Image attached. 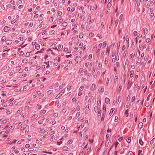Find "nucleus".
<instances>
[{"label": "nucleus", "instance_id": "21", "mask_svg": "<svg viewBox=\"0 0 155 155\" xmlns=\"http://www.w3.org/2000/svg\"><path fill=\"white\" fill-rule=\"evenodd\" d=\"M84 88V87L83 86H81L79 89V90H80V91H82L83 90Z\"/></svg>", "mask_w": 155, "mask_h": 155}, {"label": "nucleus", "instance_id": "34", "mask_svg": "<svg viewBox=\"0 0 155 155\" xmlns=\"http://www.w3.org/2000/svg\"><path fill=\"white\" fill-rule=\"evenodd\" d=\"M83 46V43H80L79 44V48H81Z\"/></svg>", "mask_w": 155, "mask_h": 155}, {"label": "nucleus", "instance_id": "56", "mask_svg": "<svg viewBox=\"0 0 155 155\" xmlns=\"http://www.w3.org/2000/svg\"><path fill=\"white\" fill-rule=\"evenodd\" d=\"M112 5L111 3H109L107 5V6L108 7H111Z\"/></svg>", "mask_w": 155, "mask_h": 155}, {"label": "nucleus", "instance_id": "1", "mask_svg": "<svg viewBox=\"0 0 155 155\" xmlns=\"http://www.w3.org/2000/svg\"><path fill=\"white\" fill-rule=\"evenodd\" d=\"M119 60V56L118 54L115 55V58H113L112 59V61L114 62L116 60Z\"/></svg>", "mask_w": 155, "mask_h": 155}, {"label": "nucleus", "instance_id": "36", "mask_svg": "<svg viewBox=\"0 0 155 155\" xmlns=\"http://www.w3.org/2000/svg\"><path fill=\"white\" fill-rule=\"evenodd\" d=\"M118 21H119V20H118V19L117 20H116L115 23V25H116V26H117V25L118 22Z\"/></svg>", "mask_w": 155, "mask_h": 155}, {"label": "nucleus", "instance_id": "47", "mask_svg": "<svg viewBox=\"0 0 155 155\" xmlns=\"http://www.w3.org/2000/svg\"><path fill=\"white\" fill-rule=\"evenodd\" d=\"M30 56V53L28 52L26 54V57H29Z\"/></svg>", "mask_w": 155, "mask_h": 155}, {"label": "nucleus", "instance_id": "51", "mask_svg": "<svg viewBox=\"0 0 155 155\" xmlns=\"http://www.w3.org/2000/svg\"><path fill=\"white\" fill-rule=\"evenodd\" d=\"M128 110H126L125 111V114H126L127 115V116H128Z\"/></svg>", "mask_w": 155, "mask_h": 155}, {"label": "nucleus", "instance_id": "13", "mask_svg": "<svg viewBox=\"0 0 155 155\" xmlns=\"http://www.w3.org/2000/svg\"><path fill=\"white\" fill-rule=\"evenodd\" d=\"M68 25V23L67 22H64L61 24V26H63L64 27H66Z\"/></svg>", "mask_w": 155, "mask_h": 155}, {"label": "nucleus", "instance_id": "45", "mask_svg": "<svg viewBox=\"0 0 155 155\" xmlns=\"http://www.w3.org/2000/svg\"><path fill=\"white\" fill-rule=\"evenodd\" d=\"M58 15L60 16V15H61V14H62V12H61L60 11H59L58 12Z\"/></svg>", "mask_w": 155, "mask_h": 155}, {"label": "nucleus", "instance_id": "4", "mask_svg": "<svg viewBox=\"0 0 155 155\" xmlns=\"http://www.w3.org/2000/svg\"><path fill=\"white\" fill-rule=\"evenodd\" d=\"M134 71L132 70L130 71V78H132L133 77L134 74Z\"/></svg>", "mask_w": 155, "mask_h": 155}, {"label": "nucleus", "instance_id": "54", "mask_svg": "<svg viewBox=\"0 0 155 155\" xmlns=\"http://www.w3.org/2000/svg\"><path fill=\"white\" fill-rule=\"evenodd\" d=\"M18 102L17 101H15V102H14V104L15 105H16L18 104Z\"/></svg>", "mask_w": 155, "mask_h": 155}, {"label": "nucleus", "instance_id": "28", "mask_svg": "<svg viewBox=\"0 0 155 155\" xmlns=\"http://www.w3.org/2000/svg\"><path fill=\"white\" fill-rule=\"evenodd\" d=\"M52 92V91H51V90L48 91V92H47V94L48 95H49Z\"/></svg>", "mask_w": 155, "mask_h": 155}, {"label": "nucleus", "instance_id": "32", "mask_svg": "<svg viewBox=\"0 0 155 155\" xmlns=\"http://www.w3.org/2000/svg\"><path fill=\"white\" fill-rule=\"evenodd\" d=\"M2 95L4 96H6V91H3L2 92Z\"/></svg>", "mask_w": 155, "mask_h": 155}, {"label": "nucleus", "instance_id": "62", "mask_svg": "<svg viewBox=\"0 0 155 155\" xmlns=\"http://www.w3.org/2000/svg\"><path fill=\"white\" fill-rule=\"evenodd\" d=\"M84 124H81L79 127L78 128H80V127H81V128H83L84 127Z\"/></svg>", "mask_w": 155, "mask_h": 155}, {"label": "nucleus", "instance_id": "6", "mask_svg": "<svg viewBox=\"0 0 155 155\" xmlns=\"http://www.w3.org/2000/svg\"><path fill=\"white\" fill-rule=\"evenodd\" d=\"M143 32H144V34L145 35L147 34V32H148L147 29L145 28H143Z\"/></svg>", "mask_w": 155, "mask_h": 155}, {"label": "nucleus", "instance_id": "22", "mask_svg": "<svg viewBox=\"0 0 155 155\" xmlns=\"http://www.w3.org/2000/svg\"><path fill=\"white\" fill-rule=\"evenodd\" d=\"M99 91L102 92L103 91H104V88H103L102 87H100V88L99 89Z\"/></svg>", "mask_w": 155, "mask_h": 155}, {"label": "nucleus", "instance_id": "2", "mask_svg": "<svg viewBox=\"0 0 155 155\" xmlns=\"http://www.w3.org/2000/svg\"><path fill=\"white\" fill-rule=\"evenodd\" d=\"M106 113L105 112V111H104V112H102V117L101 119V121H103L105 117V116Z\"/></svg>", "mask_w": 155, "mask_h": 155}, {"label": "nucleus", "instance_id": "17", "mask_svg": "<svg viewBox=\"0 0 155 155\" xmlns=\"http://www.w3.org/2000/svg\"><path fill=\"white\" fill-rule=\"evenodd\" d=\"M103 110L102 112H104V111H105V112L106 113V106L105 105H103Z\"/></svg>", "mask_w": 155, "mask_h": 155}, {"label": "nucleus", "instance_id": "40", "mask_svg": "<svg viewBox=\"0 0 155 155\" xmlns=\"http://www.w3.org/2000/svg\"><path fill=\"white\" fill-rule=\"evenodd\" d=\"M27 62V59H25L24 60H23L22 61V62L23 63H25Z\"/></svg>", "mask_w": 155, "mask_h": 155}, {"label": "nucleus", "instance_id": "9", "mask_svg": "<svg viewBox=\"0 0 155 155\" xmlns=\"http://www.w3.org/2000/svg\"><path fill=\"white\" fill-rule=\"evenodd\" d=\"M105 102L106 103H107V104L110 103V100L108 98H107V97L105 98Z\"/></svg>", "mask_w": 155, "mask_h": 155}, {"label": "nucleus", "instance_id": "48", "mask_svg": "<svg viewBox=\"0 0 155 155\" xmlns=\"http://www.w3.org/2000/svg\"><path fill=\"white\" fill-rule=\"evenodd\" d=\"M109 80H110V78H107V82H106V84H108V83H109Z\"/></svg>", "mask_w": 155, "mask_h": 155}, {"label": "nucleus", "instance_id": "58", "mask_svg": "<svg viewBox=\"0 0 155 155\" xmlns=\"http://www.w3.org/2000/svg\"><path fill=\"white\" fill-rule=\"evenodd\" d=\"M75 10V8L74 7H73L72 8H71V12H73L74 10Z\"/></svg>", "mask_w": 155, "mask_h": 155}, {"label": "nucleus", "instance_id": "41", "mask_svg": "<svg viewBox=\"0 0 155 155\" xmlns=\"http://www.w3.org/2000/svg\"><path fill=\"white\" fill-rule=\"evenodd\" d=\"M83 70V68H80L79 71V72L81 73L82 72Z\"/></svg>", "mask_w": 155, "mask_h": 155}, {"label": "nucleus", "instance_id": "26", "mask_svg": "<svg viewBox=\"0 0 155 155\" xmlns=\"http://www.w3.org/2000/svg\"><path fill=\"white\" fill-rule=\"evenodd\" d=\"M65 91L64 90H63L62 91L59 93L61 95H62L64 93Z\"/></svg>", "mask_w": 155, "mask_h": 155}, {"label": "nucleus", "instance_id": "29", "mask_svg": "<svg viewBox=\"0 0 155 155\" xmlns=\"http://www.w3.org/2000/svg\"><path fill=\"white\" fill-rule=\"evenodd\" d=\"M126 141L128 143H129L131 141V139L130 138H128V139L126 140Z\"/></svg>", "mask_w": 155, "mask_h": 155}, {"label": "nucleus", "instance_id": "25", "mask_svg": "<svg viewBox=\"0 0 155 155\" xmlns=\"http://www.w3.org/2000/svg\"><path fill=\"white\" fill-rule=\"evenodd\" d=\"M109 143V141H108L107 140V141H106L105 145V147H108Z\"/></svg>", "mask_w": 155, "mask_h": 155}, {"label": "nucleus", "instance_id": "63", "mask_svg": "<svg viewBox=\"0 0 155 155\" xmlns=\"http://www.w3.org/2000/svg\"><path fill=\"white\" fill-rule=\"evenodd\" d=\"M37 105V106H38V109H41V105H38V104Z\"/></svg>", "mask_w": 155, "mask_h": 155}, {"label": "nucleus", "instance_id": "43", "mask_svg": "<svg viewBox=\"0 0 155 155\" xmlns=\"http://www.w3.org/2000/svg\"><path fill=\"white\" fill-rule=\"evenodd\" d=\"M119 143L117 141H116L115 143V148H116L117 147Z\"/></svg>", "mask_w": 155, "mask_h": 155}, {"label": "nucleus", "instance_id": "64", "mask_svg": "<svg viewBox=\"0 0 155 155\" xmlns=\"http://www.w3.org/2000/svg\"><path fill=\"white\" fill-rule=\"evenodd\" d=\"M32 40V38L31 37H29L28 39V41H31Z\"/></svg>", "mask_w": 155, "mask_h": 155}, {"label": "nucleus", "instance_id": "59", "mask_svg": "<svg viewBox=\"0 0 155 155\" xmlns=\"http://www.w3.org/2000/svg\"><path fill=\"white\" fill-rule=\"evenodd\" d=\"M63 21V19L62 18H61L59 20V21L60 22H62Z\"/></svg>", "mask_w": 155, "mask_h": 155}, {"label": "nucleus", "instance_id": "16", "mask_svg": "<svg viewBox=\"0 0 155 155\" xmlns=\"http://www.w3.org/2000/svg\"><path fill=\"white\" fill-rule=\"evenodd\" d=\"M114 110V108H112L111 109L110 113H109V114L110 115H111L112 114L113 112V111Z\"/></svg>", "mask_w": 155, "mask_h": 155}, {"label": "nucleus", "instance_id": "44", "mask_svg": "<svg viewBox=\"0 0 155 155\" xmlns=\"http://www.w3.org/2000/svg\"><path fill=\"white\" fill-rule=\"evenodd\" d=\"M150 41V40L149 38H147L146 40V41L147 43H149Z\"/></svg>", "mask_w": 155, "mask_h": 155}, {"label": "nucleus", "instance_id": "19", "mask_svg": "<svg viewBox=\"0 0 155 155\" xmlns=\"http://www.w3.org/2000/svg\"><path fill=\"white\" fill-rule=\"evenodd\" d=\"M143 124L142 122H140L139 123L138 126L139 127L141 128L143 126Z\"/></svg>", "mask_w": 155, "mask_h": 155}, {"label": "nucleus", "instance_id": "33", "mask_svg": "<svg viewBox=\"0 0 155 155\" xmlns=\"http://www.w3.org/2000/svg\"><path fill=\"white\" fill-rule=\"evenodd\" d=\"M80 114V112H78L76 114V117H78Z\"/></svg>", "mask_w": 155, "mask_h": 155}, {"label": "nucleus", "instance_id": "14", "mask_svg": "<svg viewBox=\"0 0 155 155\" xmlns=\"http://www.w3.org/2000/svg\"><path fill=\"white\" fill-rule=\"evenodd\" d=\"M15 126H10V131L11 130H14V129H15ZM12 133V132H11L10 131V133Z\"/></svg>", "mask_w": 155, "mask_h": 155}, {"label": "nucleus", "instance_id": "53", "mask_svg": "<svg viewBox=\"0 0 155 155\" xmlns=\"http://www.w3.org/2000/svg\"><path fill=\"white\" fill-rule=\"evenodd\" d=\"M135 98V96H133L131 99V101L132 102H133L134 101Z\"/></svg>", "mask_w": 155, "mask_h": 155}, {"label": "nucleus", "instance_id": "55", "mask_svg": "<svg viewBox=\"0 0 155 155\" xmlns=\"http://www.w3.org/2000/svg\"><path fill=\"white\" fill-rule=\"evenodd\" d=\"M21 111L20 110H18L17 111V113L18 114L20 115L21 114Z\"/></svg>", "mask_w": 155, "mask_h": 155}, {"label": "nucleus", "instance_id": "15", "mask_svg": "<svg viewBox=\"0 0 155 155\" xmlns=\"http://www.w3.org/2000/svg\"><path fill=\"white\" fill-rule=\"evenodd\" d=\"M46 112V110H41L40 111V114H43Z\"/></svg>", "mask_w": 155, "mask_h": 155}, {"label": "nucleus", "instance_id": "24", "mask_svg": "<svg viewBox=\"0 0 155 155\" xmlns=\"http://www.w3.org/2000/svg\"><path fill=\"white\" fill-rule=\"evenodd\" d=\"M40 46L39 45H37L35 46V48L37 50L39 49Z\"/></svg>", "mask_w": 155, "mask_h": 155}, {"label": "nucleus", "instance_id": "38", "mask_svg": "<svg viewBox=\"0 0 155 155\" xmlns=\"http://www.w3.org/2000/svg\"><path fill=\"white\" fill-rule=\"evenodd\" d=\"M107 45V43H106V41H104L103 42V45L104 46V47H105Z\"/></svg>", "mask_w": 155, "mask_h": 155}, {"label": "nucleus", "instance_id": "57", "mask_svg": "<svg viewBox=\"0 0 155 155\" xmlns=\"http://www.w3.org/2000/svg\"><path fill=\"white\" fill-rule=\"evenodd\" d=\"M7 121V120H3L2 123L3 124H5Z\"/></svg>", "mask_w": 155, "mask_h": 155}, {"label": "nucleus", "instance_id": "20", "mask_svg": "<svg viewBox=\"0 0 155 155\" xmlns=\"http://www.w3.org/2000/svg\"><path fill=\"white\" fill-rule=\"evenodd\" d=\"M94 35V34L92 33H90L89 35V38H91L93 37V35Z\"/></svg>", "mask_w": 155, "mask_h": 155}, {"label": "nucleus", "instance_id": "23", "mask_svg": "<svg viewBox=\"0 0 155 155\" xmlns=\"http://www.w3.org/2000/svg\"><path fill=\"white\" fill-rule=\"evenodd\" d=\"M139 142L140 143V144L141 145H143V142L141 139H140L139 140Z\"/></svg>", "mask_w": 155, "mask_h": 155}, {"label": "nucleus", "instance_id": "61", "mask_svg": "<svg viewBox=\"0 0 155 155\" xmlns=\"http://www.w3.org/2000/svg\"><path fill=\"white\" fill-rule=\"evenodd\" d=\"M109 135H110L109 134H107L106 136V139L108 138L109 137Z\"/></svg>", "mask_w": 155, "mask_h": 155}, {"label": "nucleus", "instance_id": "18", "mask_svg": "<svg viewBox=\"0 0 155 155\" xmlns=\"http://www.w3.org/2000/svg\"><path fill=\"white\" fill-rule=\"evenodd\" d=\"M155 140V138H153L152 140L150 141V143L151 144H153L154 143V140Z\"/></svg>", "mask_w": 155, "mask_h": 155}, {"label": "nucleus", "instance_id": "35", "mask_svg": "<svg viewBox=\"0 0 155 155\" xmlns=\"http://www.w3.org/2000/svg\"><path fill=\"white\" fill-rule=\"evenodd\" d=\"M108 62V59L107 58H106L105 60V64H107Z\"/></svg>", "mask_w": 155, "mask_h": 155}, {"label": "nucleus", "instance_id": "5", "mask_svg": "<svg viewBox=\"0 0 155 155\" xmlns=\"http://www.w3.org/2000/svg\"><path fill=\"white\" fill-rule=\"evenodd\" d=\"M9 49L8 50H5V51H4L3 52H4V53L2 55V57H5V56L7 54L6 52H7L8 51H9Z\"/></svg>", "mask_w": 155, "mask_h": 155}, {"label": "nucleus", "instance_id": "46", "mask_svg": "<svg viewBox=\"0 0 155 155\" xmlns=\"http://www.w3.org/2000/svg\"><path fill=\"white\" fill-rule=\"evenodd\" d=\"M89 64V63L88 62H86L85 63V67H87Z\"/></svg>", "mask_w": 155, "mask_h": 155}, {"label": "nucleus", "instance_id": "52", "mask_svg": "<svg viewBox=\"0 0 155 155\" xmlns=\"http://www.w3.org/2000/svg\"><path fill=\"white\" fill-rule=\"evenodd\" d=\"M25 147L26 148H28L30 147V145L28 144H26L25 145Z\"/></svg>", "mask_w": 155, "mask_h": 155}, {"label": "nucleus", "instance_id": "8", "mask_svg": "<svg viewBox=\"0 0 155 155\" xmlns=\"http://www.w3.org/2000/svg\"><path fill=\"white\" fill-rule=\"evenodd\" d=\"M4 30L5 32H7L9 30V28L7 26H5L4 28Z\"/></svg>", "mask_w": 155, "mask_h": 155}, {"label": "nucleus", "instance_id": "60", "mask_svg": "<svg viewBox=\"0 0 155 155\" xmlns=\"http://www.w3.org/2000/svg\"><path fill=\"white\" fill-rule=\"evenodd\" d=\"M102 67V65L101 64H99L98 65V68H101Z\"/></svg>", "mask_w": 155, "mask_h": 155}, {"label": "nucleus", "instance_id": "12", "mask_svg": "<svg viewBox=\"0 0 155 155\" xmlns=\"http://www.w3.org/2000/svg\"><path fill=\"white\" fill-rule=\"evenodd\" d=\"M68 147L66 146L64 147L63 148V150L65 151H67L68 150Z\"/></svg>", "mask_w": 155, "mask_h": 155}, {"label": "nucleus", "instance_id": "7", "mask_svg": "<svg viewBox=\"0 0 155 155\" xmlns=\"http://www.w3.org/2000/svg\"><path fill=\"white\" fill-rule=\"evenodd\" d=\"M26 129V130L25 131V133H28V131L29 130V127L28 126H26L25 128V129Z\"/></svg>", "mask_w": 155, "mask_h": 155}, {"label": "nucleus", "instance_id": "39", "mask_svg": "<svg viewBox=\"0 0 155 155\" xmlns=\"http://www.w3.org/2000/svg\"><path fill=\"white\" fill-rule=\"evenodd\" d=\"M122 88V86L120 85L119 87L118 91H120L121 90Z\"/></svg>", "mask_w": 155, "mask_h": 155}, {"label": "nucleus", "instance_id": "31", "mask_svg": "<svg viewBox=\"0 0 155 155\" xmlns=\"http://www.w3.org/2000/svg\"><path fill=\"white\" fill-rule=\"evenodd\" d=\"M61 95L59 94L58 95L56 96L55 98L56 99H58L60 97Z\"/></svg>", "mask_w": 155, "mask_h": 155}, {"label": "nucleus", "instance_id": "3", "mask_svg": "<svg viewBox=\"0 0 155 155\" xmlns=\"http://www.w3.org/2000/svg\"><path fill=\"white\" fill-rule=\"evenodd\" d=\"M110 47H107V51L106 52V54L107 55H109L110 53Z\"/></svg>", "mask_w": 155, "mask_h": 155}, {"label": "nucleus", "instance_id": "27", "mask_svg": "<svg viewBox=\"0 0 155 155\" xmlns=\"http://www.w3.org/2000/svg\"><path fill=\"white\" fill-rule=\"evenodd\" d=\"M24 54V53L22 51H21L19 52V55H23Z\"/></svg>", "mask_w": 155, "mask_h": 155}, {"label": "nucleus", "instance_id": "50", "mask_svg": "<svg viewBox=\"0 0 155 155\" xmlns=\"http://www.w3.org/2000/svg\"><path fill=\"white\" fill-rule=\"evenodd\" d=\"M104 23L103 22L101 23V27L102 28H103L104 26Z\"/></svg>", "mask_w": 155, "mask_h": 155}, {"label": "nucleus", "instance_id": "37", "mask_svg": "<svg viewBox=\"0 0 155 155\" xmlns=\"http://www.w3.org/2000/svg\"><path fill=\"white\" fill-rule=\"evenodd\" d=\"M6 39V38L5 36H3L2 38V40L3 41H5Z\"/></svg>", "mask_w": 155, "mask_h": 155}, {"label": "nucleus", "instance_id": "42", "mask_svg": "<svg viewBox=\"0 0 155 155\" xmlns=\"http://www.w3.org/2000/svg\"><path fill=\"white\" fill-rule=\"evenodd\" d=\"M118 117H115L114 121L115 122H117L118 121Z\"/></svg>", "mask_w": 155, "mask_h": 155}, {"label": "nucleus", "instance_id": "11", "mask_svg": "<svg viewBox=\"0 0 155 155\" xmlns=\"http://www.w3.org/2000/svg\"><path fill=\"white\" fill-rule=\"evenodd\" d=\"M95 84H93L91 86V88L93 89V90L94 91L95 90Z\"/></svg>", "mask_w": 155, "mask_h": 155}, {"label": "nucleus", "instance_id": "49", "mask_svg": "<svg viewBox=\"0 0 155 155\" xmlns=\"http://www.w3.org/2000/svg\"><path fill=\"white\" fill-rule=\"evenodd\" d=\"M38 115L37 114H35L32 116V117L34 118H36L38 117Z\"/></svg>", "mask_w": 155, "mask_h": 155}, {"label": "nucleus", "instance_id": "30", "mask_svg": "<svg viewBox=\"0 0 155 155\" xmlns=\"http://www.w3.org/2000/svg\"><path fill=\"white\" fill-rule=\"evenodd\" d=\"M63 47V46L62 45H60L58 46V48L59 49H62Z\"/></svg>", "mask_w": 155, "mask_h": 155}, {"label": "nucleus", "instance_id": "10", "mask_svg": "<svg viewBox=\"0 0 155 155\" xmlns=\"http://www.w3.org/2000/svg\"><path fill=\"white\" fill-rule=\"evenodd\" d=\"M94 111L96 113H98L99 110H98V108L96 106L94 108Z\"/></svg>", "mask_w": 155, "mask_h": 155}]
</instances>
